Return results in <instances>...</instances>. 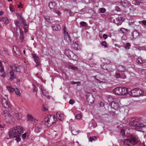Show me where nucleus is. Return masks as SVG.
<instances>
[{"mask_svg": "<svg viewBox=\"0 0 146 146\" xmlns=\"http://www.w3.org/2000/svg\"><path fill=\"white\" fill-rule=\"evenodd\" d=\"M69 68L73 70H76L78 69L77 67L73 65H70Z\"/></svg>", "mask_w": 146, "mask_h": 146, "instance_id": "nucleus-34", "label": "nucleus"}, {"mask_svg": "<svg viewBox=\"0 0 146 146\" xmlns=\"http://www.w3.org/2000/svg\"><path fill=\"white\" fill-rule=\"evenodd\" d=\"M130 125L132 126H135V129L137 130L140 131L143 127V125L139 121V119L137 118H133L129 120Z\"/></svg>", "mask_w": 146, "mask_h": 146, "instance_id": "nucleus-3", "label": "nucleus"}, {"mask_svg": "<svg viewBox=\"0 0 146 146\" xmlns=\"http://www.w3.org/2000/svg\"><path fill=\"white\" fill-rule=\"evenodd\" d=\"M115 77L116 78H121L122 79H125L126 78V76L125 74H123V75L121 76L119 73H117L115 74Z\"/></svg>", "mask_w": 146, "mask_h": 146, "instance_id": "nucleus-20", "label": "nucleus"}, {"mask_svg": "<svg viewBox=\"0 0 146 146\" xmlns=\"http://www.w3.org/2000/svg\"><path fill=\"white\" fill-rule=\"evenodd\" d=\"M101 45L104 46L105 48H107V44L106 42L105 41H102L101 43Z\"/></svg>", "mask_w": 146, "mask_h": 146, "instance_id": "nucleus-43", "label": "nucleus"}, {"mask_svg": "<svg viewBox=\"0 0 146 146\" xmlns=\"http://www.w3.org/2000/svg\"><path fill=\"white\" fill-rule=\"evenodd\" d=\"M22 130L23 128L21 126L13 127L9 131V135L11 138H15V140L18 143L21 140L20 136Z\"/></svg>", "mask_w": 146, "mask_h": 146, "instance_id": "nucleus-1", "label": "nucleus"}, {"mask_svg": "<svg viewBox=\"0 0 146 146\" xmlns=\"http://www.w3.org/2000/svg\"><path fill=\"white\" fill-rule=\"evenodd\" d=\"M97 137L95 136L91 137L89 139V140L90 142H92L93 141H95L96 140Z\"/></svg>", "mask_w": 146, "mask_h": 146, "instance_id": "nucleus-37", "label": "nucleus"}, {"mask_svg": "<svg viewBox=\"0 0 146 146\" xmlns=\"http://www.w3.org/2000/svg\"><path fill=\"white\" fill-rule=\"evenodd\" d=\"M121 134L122 135L124 136L125 134V130L123 129H121L120 131Z\"/></svg>", "mask_w": 146, "mask_h": 146, "instance_id": "nucleus-50", "label": "nucleus"}, {"mask_svg": "<svg viewBox=\"0 0 146 146\" xmlns=\"http://www.w3.org/2000/svg\"><path fill=\"white\" fill-rule=\"evenodd\" d=\"M56 117L58 118L60 120H62L64 118V115L62 114H60L57 113L56 114Z\"/></svg>", "mask_w": 146, "mask_h": 146, "instance_id": "nucleus-25", "label": "nucleus"}, {"mask_svg": "<svg viewBox=\"0 0 146 146\" xmlns=\"http://www.w3.org/2000/svg\"><path fill=\"white\" fill-rule=\"evenodd\" d=\"M4 71V67H3L2 66H0V72H2Z\"/></svg>", "mask_w": 146, "mask_h": 146, "instance_id": "nucleus-54", "label": "nucleus"}, {"mask_svg": "<svg viewBox=\"0 0 146 146\" xmlns=\"http://www.w3.org/2000/svg\"><path fill=\"white\" fill-rule=\"evenodd\" d=\"M114 93L117 95H126L128 93L127 89L125 87H117L113 90Z\"/></svg>", "mask_w": 146, "mask_h": 146, "instance_id": "nucleus-5", "label": "nucleus"}, {"mask_svg": "<svg viewBox=\"0 0 146 146\" xmlns=\"http://www.w3.org/2000/svg\"><path fill=\"white\" fill-rule=\"evenodd\" d=\"M137 5H139L143 3L142 0H136L135 1Z\"/></svg>", "mask_w": 146, "mask_h": 146, "instance_id": "nucleus-41", "label": "nucleus"}, {"mask_svg": "<svg viewBox=\"0 0 146 146\" xmlns=\"http://www.w3.org/2000/svg\"><path fill=\"white\" fill-rule=\"evenodd\" d=\"M126 69L123 66L119 65L116 66V71L124 72L125 71Z\"/></svg>", "mask_w": 146, "mask_h": 146, "instance_id": "nucleus-11", "label": "nucleus"}, {"mask_svg": "<svg viewBox=\"0 0 146 146\" xmlns=\"http://www.w3.org/2000/svg\"><path fill=\"white\" fill-rule=\"evenodd\" d=\"M121 3L123 6L124 7H129V3L126 0H121Z\"/></svg>", "mask_w": 146, "mask_h": 146, "instance_id": "nucleus-17", "label": "nucleus"}, {"mask_svg": "<svg viewBox=\"0 0 146 146\" xmlns=\"http://www.w3.org/2000/svg\"><path fill=\"white\" fill-rule=\"evenodd\" d=\"M14 22L16 27L20 28L19 27L22 23V22L21 21L19 22L18 21H15Z\"/></svg>", "mask_w": 146, "mask_h": 146, "instance_id": "nucleus-29", "label": "nucleus"}, {"mask_svg": "<svg viewBox=\"0 0 146 146\" xmlns=\"http://www.w3.org/2000/svg\"><path fill=\"white\" fill-rule=\"evenodd\" d=\"M103 38L105 39H107L108 37V36L106 34H104L103 36Z\"/></svg>", "mask_w": 146, "mask_h": 146, "instance_id": "nucleus-59", "label": "nucleus"}, {"mask_svg": "<svg viewBox=\"0 0 146 146\" xmlns=\"http://www.w3.org/2000/svg\"><path fill=\"white\" fill-rule=\"evenodd\" d=\"M14 116L17 120L20 119L21 117V113H15L14 114Z\"/></svg>", "mask_w": 146, "mask_h": 146, "instance_id": "nucleus-32", "label": "nucleus"}, {"mask_svg": "<svg viewBox=\"0 0 146 146\" xmlns=\"http://www.w3.org/2000/svg\"><path fill=\"white\" fill-rule=\"evenodd\" d=\"M47 108H46V107L45 105H43V107L42 108V110L43 111H45L47 110Z\"/></svg>", "mask_w": 146, "mask_h": 146, "instance_id": "nucleus-52", "label": "nucleus"}, {"mask_svg": "<svg viewBox=\"0 0 146 146\" xmlns=\"http://www.w3.org/2000/svg\"><path fill=\"white\" fill-rule=\"evenodd\" d=\"M64 11L68 12L70 14V15L71 13V11L70 9H65Z\"/></svg>", "mask_w": 146, "mask_h": 146, "instance_id": "nucleus-55", "label": "nucleus"}, {"mask_svg": "<svg viewBox=\"0 0 146 146\" xmlns=\"http://www.w3.org/2000/svg\"><path fill=\"white\" fill-rule=\"evenodd\" d=\"M128 94L133 97H137L141 96H143L144 92L138 88H134L129 91Z\"/></svg>", "mask_w": 146, "mask_h": 146, "instance_id": "nucleus-4", "label": "nucleus"}, {"mask_svg": "<svg viewBox=\"0 0 146 146\" xmlns=\"http://www.w3.org/2000/svg\"><path fill=\"white\" fill-rule=\"evenodd\" d=\"M10 74V79L11 80L15 79L16 78V75L15 74L13 70H11L9 72Z\"/></svg>", "mask_w": 146, "mask_h": 146, "instance_id": "nucleus-18", "label": "nucleus"}, {"mask_svg": "<svg viewBox=\"0 0 146 146\" xmlns=\"http://www.w3.org/2000/svg\"><path fill=\"white\" fill-rule=\"evenodd\" d=\"M11 67L12 70L16 72H20V66L16 64H13L11 66Z\"/></svg>", "mask_w": 146, "mask_h": 146, "instance_id": "nucleus-8", "label": "nucleus"}, {"mask_svg": "<svg viewBox=\"0 0 146 146\" xmlns=\"http://www.w3.org/2000/svg\"><path fill=\"white\" fill-rule=\"evenodd\" d=\"M14 91L15 92L16 94L17 95H19V96H20V90L18 89L17 88H15L14 89Z\"/></svg>", "mask_w": 146, "mask_h": 146, "instance_id": "nucleus-33", "label": "nucleus"}, {"mask_svg": "<svg viewBox=\"0 0 146 146\" xmlns=\"http://www.w3.org/2000/svg\"><path fill=\"white\" fill-rule=\"evenodd\" d=\"M32 56H33L34 61L36 63L35 66H38L40 64L38 56L36 55V54L34 53L32 54Z\"/></svg>", "mask_w": 146, "mask_h": 146, "instance_id": "nucleus-9", "label": "nucleus"}, {"mask_svg": "<svg viewBox=\"0 0 146 146\" xmlns=\"http://www.w3.org/2000/svg\"><path fill=\"white\" fill-rule=\"evenodd\" d=\"M64 39L68 44H71V40L68 33H66L65 35H64Z\"/></svg>", "mask_w": 146, "mask_h": 146, "instance_id": "nucleus-10", "label": "nucleus"}, {"mask_svg": "<svg viewBox=\"0 0 146 146\" xmlns=\"http://www.w3.org/2000/svg\"><path fill=\"white\" fill-rule=\"evenodd\" d=\"M100 106V107H103L104 105V104L102 102H100L99 103Z\"/></svg>", "mask_w": 146, "mask_h": 146, "instance_id": "nucleus-56", "label": "nucleus"}, {"mask_svg": "<svg viewBox=\"0 0 146 146\" xmlns=\"http://www.w3.org/2000/svg\"><path fill=\"white\" fill-rule=\"evenodd\" d=\"M34 120L33 116L30 114H28L27 115V121H32Z\"/></svg>", "mask_w": 146, "mask_h": 146, "instance_id": "nucleus-27", "label": "nucleus"}, {"mask_svg": "<svg viewBox=\"0 0 146 146\" xmlns=\"http://www.w3.org/2000/svg\"><path fill=\"white\" fill-rule=\"evenodd\" d=\"M42 93L43 95L45 96H47V95L48 94V92L46 91L45 90H43L42 89Z\"/></svg>", "mask_w": 146, "mask_h": 146, "instance_id": "nucleus-42", "label": "nucleus"}, {"mask_svg": "<svg viewBox=\"0 0 146 146\" xmlns=\"http://www.w3.org/2000/svg\"><path fill=\"white\" fill-rule=\"evenodd\" d=\"M55 119H56V118L55 115H50L45 121L46 124V122L47 123V126L49 127L55 123Z\"/></svg>", "mask_w": 146, "mask_h": 146, "instance_id": "nucleus-6", "label": "nucleus"}, {"mask_svg": "<svg viewBox=\"0 0 146 146\" xmlns=\"http://www.w3.org/2000/svg\"><path fill=\"white\" fill-rule=\"evenodd\" d=\"M72 47L76 50H79L81 49V46L80 44H78L76 42H73L72 45Z\"/></svg>", "mask_w": 146, "mask_h": 146, "instance_id": "nucleus-13", "label": "nucleus"}, {"mask_svg": "<svg viewBox=\"0 0 146 146\" xmlns=\"http://www.w3.org/2000/svg\"><path fill=\"white\" fill-rule=\"evenodd\" d=\"M66 29L67 28L65 26H64L63 30V33L64 35H65L66 33H68L66 31Z\"/></svg>", "mask_w": 146, "mask_h": 146, "instance_id": "nucleus-47", "label": "nucleus"}, {"mask_svg": "<svg viewBox=\"0 0 146 146\" xmlns=\"http://www.w3.org/2000/svg\"><path fill=\"white\" fill-rule=\"evenodd\" d=\"M80 25L82 27H86L88 24L85 22L82 21L80 23Z\"/></svg>", "mask_w": 146, "mask_h": 146, "instance_id": "nucleus-36", "label": "nucleus"}, {"mask_svg": "<svg viewBox=\"0 0 146 146\" xmlns=\"http://www.w3.org/2000/svg\"><path fill=\"white\" fill-rule=\"evenodd\" d=\"M42 128L40 127H37L35 129V131L36 133H38L40 132Z\"/></svg>", "mask_w": 146, "mask_h": 146, "instance_id": "nucleus-40", "label": "nucleus"}, {"mask_svg": "<svg viewBox=\"0 0 146 146\" xmlns=\"http://www.w3.org/2000/svg\"><path fill=\"white\" fill-rule=\"evenodd\" d=\"M109 113L111 115L113 116L115 114V113L113 111H110Z\"/></svg>", "mask_w": 146, "mask_h": 146, "instance_id": "nucleus-60", "label": "nucleus"}, {"mask_svg": "<svg viewBox=\"0 0 146 146\" xmlns=\"http://www.w3.org/2000/svg\"><path fill=\"white\" fill-rule=\"evenodd\" d=\"M111 107L115 110H117L119 108V104L115 102L112 101L111 102Z\"/></svg>", "mask_w": 146, "mask_h": 146, "instance_id": "nucleus-14", "label": "nucleus"}, {"mask_svg": "<svg viewBox=\"0 0 146 146\" xmlns=\"http://www.w3.org/2000/svg\"><path fill=\"white\" fill-rule=\"evenodd\" d=\"M107 64H104L102 66L101 65V67L103 70H108V68H107L106 66H107Z\"/></svg>", "mask_w": 146, "mask_h": 146, "instance_id": "nucleus-44", "label": "nucleus"}, {"mask_svg": "<svg viewBox=\"0 0 146 146\" xmlns=\"http://www.w3.org/2000/svg\"><path fill=\"white\" fill-rule=\"evenodd\" d=\"M70 59L74 61L78 59V57L73 52V54L72 55V56Z\"/></svg>", "mask_w": 146, "mask_h": 146, "instance_id": "nucleus-30", "label": "nucleus"}, {"mask_svg": "<svg viewBox=\"0 0 146 146\" xmlns=\"http://www.w3.org/2000/svg\"><path fill=\"white\" fill-rule=\"evenodd\" d=\"M100 12L101 13H104L106 11V9L105 8H101L100 9Z\"/></svg>", "mask_w": 146, "mask_h": 146, "instance_id": "nucleus-45", "label": "nucleus"}, {"mask_svg": "<svg viewBox=\"0 0 146 146\" xmlns=\"http://www.w3.org/2000/svg\"><path fill=\"white\" fill-rule=\"evenodd\" d=\"M115 10L117 12H119L120 11L121 9L119 7L117 6H116L115 7Z\"/></svg>", "mask_w": 146, "mask_h": 146, "instance_id": "nucleus-49", "label": "nucleus"}, {"mask_svg": "<svg viewBox=\"0 0 146 146\" xmlns=\"http://www.w3.org/2000/svg\"><path fill=\"white\" fill-rule=\"evenodd\" d=\"M18 15L20 17V18H19L18 20H17L16 21H18L19 22L21 21V22H22V24H25V20L22 17V15H17V16H18Z\"/></svg>", "mask_w": 146, "mask_h": 146, "instance_id": "nucleus-26", "label": "nucleus"}, {"mask_svg": "<svg viewBox=\"0 0 146 146\" xmlns=\"http://www.w3.org/2000/svg\"><path fill=\"white\" fill-rule=\"evenodd\" d=\"M5 17H1L0 18V21H4Z\"/></svg>", "mask_w": 146, "mask_h": 146, "instance_id": "nucleus-62", "label": "nucleus"}, {"mask_svg": "<svg viewBox=\"0 0 146 146\" xmlns=\"http://www.w3.org/2000/svg\"><path fill=\"white\" fill-rule=\"evenodd\" d=\"M86 98L87 101L89 102H90V103H91V102H90V99H92V102H94V98L93 97V96L91 93L88 94L86 95Z\"/></svg>", "mask_w": 146, "mask_h": 146, "instance_id": "nucleus-16", "label": "nucleus"}, {"mask_svg": "<svg viewBox=\"0 0 146 146\" xmlns=\"http://www.w3.org/2000/svg\"><path fill=\"white\" fill-rule=\"evenodd\" d=\"M5 76V73L1 75V76L3 78H4Z\"/></svg>", "mask_w": 146, "mask_h": 146, "instance_id": "nucleus-63", "label": "nucleus"}, {"mask_svg": "<svg viewBox=\"0 0 146 146\" xmlns=\"http://www.w3.org/2000/svg\"><path fill=\"white\" fill-rule=\"evenodd\" d=\"M139 22H141L142 24L144 25L145 27H146V21L143 20L142 21H140Z\"/></svg>", "mask_w": 146, "mask_h": 146, "instance_id": "nucleus-53", "label": "nucleus"}, {"mask_svg": "<svg viewBox=\"0 0 146 146\" xmlns=\"http://www.w3.org/2000/svg\"><path fill=\"white\" fill-rule=\"evenodd\" d=\"M131 47V45L129 43H126L125 46H124V48L126 50L129 49Z\"/></svg>", "mask_w": 146, "mask_h": 146, "instance_id": "nucleus-35", "label": "nucleus"}, {"mask_svg": "<svg viewBox=\"0 0 146 146\" xmlns=\"http://www.w3.org/2000/svg\"><path fill=\"white\" fill-rule=\"evenodd\" d=\"M44 18L45 21L48 23H51L54 21V20L53 19L52 17H49L48 16L45 15L44 16Z\"/></svg>", "mask_w": 146, "mask_h": 146, "instance_id": "nucleus-15", "label": "nucleus"}, {"mask_svg": "<svg viewBox=\"0 0 146 146\" xmlns=\"http://www.w3.org/2000/svg\"><path fill=\"white\" fill-rule=\"evenodd\" d=\"M76 118L77 119H79L81 117V114L80 113L77 114L76 116Z\"/></svg>", "mask_w": 146, "mask_h": 146, "instance_id": "nucleus-48", "label": "nucleus"}, {"mask_svg": "<svg viewBox=\"0 0 146 146\" xmlns=\"http://www.w3.org/2000/svg\"><path fill=\"white\" fill-rule=\"evenodd\" d=\"M17 7L19 8H22V4L21 3H20L19 5H17Z\"/></svg>", "mask_w": 146, "mask_h": 146, "instance_id": "nucleus-61", "label": "nucleus"}, {"mask_svg": "<svg viewBox=\"0 0 146 146\" xmlns=\"http://www.w3.org/2000/svg\"><path fill=\"white\" fill-rule=\"evenodd\" d=\"M26 133H25L22 135V138L23 139H24L26 137Z\"/></svg>", "mask_w": 146, "mask_h": 146, "instance_id": "nucleus-57", "label": "nucleus"}, {"mask_svg": "<svg viewBox=\"0 0 146 146\" xmlns=\"http://www.w3.org/2000/svg\"><path fill=\"white\" fill-rule=\"evenodd\" d=\"M12 39L11 38H8L7 39V41L8 42H11L12 41Z\"/></svg>", "mask_w": 146, "mask_h": 146, "instance_id": "nucleus-58", "label": "nucleus"}, {"mask_svg": "<svg viewBox=\"0 0 146 146\" xmlns=\"http://www.w3.org/2000/svg\"><path fill=\"white\" fill-rule=\"evenodd\" d=\"M26 23L25 21V24H23V28L24 29V31L25 32H26L28 31V28L29 27V25L27 24Z\"/></svg>", "mask_w": 146, "mask_h": 146, "instance_id": "nucleus-28", "label": "nucleus"}, {"mask_svg": "<svg viewBox=\"0 0 146 146\" xmlns=\"http://www.w3.org/2000/svg\"><path fill=\"white\" fill-rule=\"evenodd\" d=\"M52 29L54 31H58L60 29L61 27L60 25L56 24L52 27Z\"/></svg>", "mask_w": 146, "mask_h": 146, "instance_id": "nucleus-21", "label": "nucleus"}, {"mask_svg": "<svg viewBox=\"0 0 146 146\" xmlns=\"http://www.w3.org/2000/svg\"><path fill=\"white\" fill-rule=\"evenodd\" d=\"M53 11L54 12L56 13L58 16L61 14L60 12L58 10H56L55 8L53 10Z\"/></svg>", "mask_w": 146, "mask_h": 146, "instance_id": "nucleus-39", "label": "nucleus"}, {"mask_svg": "<svg viewBox=\"0 0 146 146\" xmlns=\"http://www.w3.org/2000/svg\"><path fill=\"white\" fill-rule=\"evenodd\" d=\"M123 143L125 146H133L140 144L141 142L137 136L131 135L127 137Z\"/></svg>", "mask_w": 146, "mask_h": 146, "instance_id": "nucleus-2", "label": "nucleus"}, {"mask_svg": "<svg viewBox=\"0 0 146 146\" xmlns=\"http://www.w3.org/2000/svg\"><path fill=\"white\" fill-rule=\"evenodd\" d=\"M13 50H14V52H15V53H16V50H15H15H16L17 48L15 46H13Z\"/></svg>", "mask_w": 146, "mask_h": 146, "instance_id": "nucleus-64", "label": "nucleus"}, {"mask_svg": "<svg viewBox=\"0 0 146 146\" xmlns=\"http://www.w3.org/2000/svg\"><path fill=\"white\" fill-rule=\"evenodd\" d=\"M127 31V29L124 28H121L119 30V33L123 34L124 35H126Z\"/></svg>", "mask_w": 146, "mask_h": 146, "instance_id": "nucleus-23", "label": "nucleus"}, {"mask_svg": "<svg viewBox=\"0 0 146 146\" xmlns=\"http://www.w3.org/2000/svg\"><path fill=\"white\" fill-rule=\"evenodd\" d=\"M7 89L11 93L13 92L14 90V89L11 86H7Z\"/></svg>", "mask_w": 146, "mask_h": 146, "instance_id": "nucleus-31", "label": "nucleus"}, {"mask_svg": "<svg viewBox=\"0 0 146 146\" xmlns=\"http://www.w3.org/2000/svg\"><path fill=\"white\" fill-rule=\"evenodd\" d=\"M75 102L73 99H70L69 101V103L71 105H73Z\"/></svg>", "mask_w": 146, "mask_h": 146, "instance_id": "nucleus-51", "label": "nucleus"}, {"mask_svg": "<svg viewBox=\"0 0 146 146\" xmlns=\"http://www.w3.org/2000/svg\"><path fill=\"white\" fill-rule=\"evenodd\" d=\"M64 52L65 55L70 59L71 58L72 55L73 54V52L69 49H66L65 50Z\"/></svg>", "mask_w": 146, "mask_h": 146, "instance_id": "nucleus-12", "label": "nucleus"}, {"mask_svg": "<svg viewBox=\"0 0 146 146\" xmlns=\"http://www.w3.org/2000/svg\"><path fill=\"white\" fill-rule=\"evenodd\" d=\"M3 114L5 115V116H8L9 118L11 119L12 120V119L13 118V116L7 111L6 110L4 111Z\"/></svg>", "mask_w": 146, "mask_h": 146, "instance_id": "nucleus-24", "label": "nucleus"}, {"mask_svg": "<svg viewBox=\"0 0 146 146\" xmlns=\"http://www.w3.org/2000/svg\"><path fill=\"white\" fill-rule=\"evenodd\" d=\"M137 62L138 64H142V58L140 57H138L137 60Z\"/></svg>", "mask_w": 146, "mask_h": 146, "instance_id": "nucleus-38", "label": "nucleus"}, {"mask_svg": "<svg viewBox=\"0 0 146 146\" xmlns=\"http://www.w3.org/2000/svg\"><path fill=\"white\" fill-rule=\"evenodd\" d=\"M1 104L2 106L5 108L7 109H10V104L9 102L7 99L5 98H3L2 99Z\"/></svg>", "mask_w": 146, "mask_h": 146, "instance_id": "nucleus-7", "label": "nucleus"}, {"mask_svg": "<svg viewBox=\"0 0 146 146\" xmlns=\"http://www.w3.org/2000/svg\"><path fill=\"white\" fill-rule=\"evenodd\" d=\"M19 30H20V36L19 38L20 40H21V41L22 42L24 40V37L23 36V31H22L21 29L19 28Z\"/></svg>", "mask_w": 146, "mask_h": 146, "instance_id": "nucleus-22", "label": "nucleus"}, {"mask_svg": "<svg viewBox=\"0 0 146 146\" xmlns=\"http://www.w3.org/2000/svg\"><path fill=\"white\" fill-rule=\"evenodd\" d=\"M3 22H4V23L6 25H7L9 23V20L6 17H5V18L4 21Z\"/></svg>", "mask_w": 146, "mask_h": 146, "instance_id": "nucleus-46", "label": "nucleus"}, {"mask_svg": "<svg viewBox=\"0 0 146 146\" xmlns=\"http://www.w3.org/2000/svg\"><path fill=\"white\" fill-rule=\"evenodd\" d=\"M56 4L55 2H50L48 3V6L50 9H55Z\"/></svg>", "mask_w": 146, "mask_h": 146, "instance_id": "nucleus-19", "label": "nucleus"}]
</instances>
